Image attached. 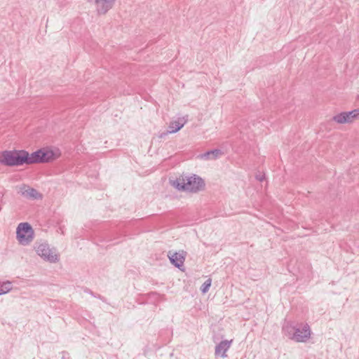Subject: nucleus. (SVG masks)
I'll use <instances>...</instances> for the list:
<instances>
[{"mask_svg": "<svg viewBox=\"0 0 359 359\" xmlns=\"http://www.w3.org/2000/svg\"><path fill=\"white\" fill-rule=\"evenodd\" d=\"M211 283H212V280L210 278H208L203 283V285H201V287L200 288L201 292L203 294H205L209 290V289L211 286Z\"/></svg>", "mask_w": 359, "mask_h": 359, "instance_id": "nucleus-13", "label": "nucleus"}, {"mask_svg": "<svg viewBox=\"0 0 359 359\" xmlns=\"http://www.w3.org/2000/svg\"><path fill=\"white\" fill-rule=\"evenodd\" d=\"M169 134H171V132L170 130H166L165 132H163L158 135V138L160 139H164Z\"/></svg>", "mask_w": 359, "mask_h": 359, "instance_id": "nucleus-17", "label": "nucleus"}, {"mask_svg": "<svg viewBox=\"0 0 359 359\" xmlns=\"http://www.w3.org/2000/svg\"><path fill=\"white\" fill-rule=\"evenodd\" d=\"M171 185L177 190L189 193H198L205 187L204 180L200 176L192 174H182L174 180H170Z\"/></svg>", "mask_w": 359, "mask_h": 359, "instance_id": "nucleus-1", "label": "nucleus"}, {"mask_svg": "<svg viewBox=\"0 0 359 359\" xmlns=\"http://www.w3.org/2000/svg\"><path fill=\"white\" fill-rule=\"evenodd\" d=\"M61 156V152L59 149L55 150L51 149L50 147H43L36 151L29 154L30 163H46L52 162Z\"/></svg>", "mask_w": 359, "mask_h": 359, "instance_id": "nucleus-3", "label": "nucleus"}, {"mask_svg": "<svg viewBox=\"0 0 359 359\" xmlns=\"http://www.w3.org/2000/svg\"><path fill=\"white\" fill-rule=\"evenodd\" d=\"M233 340H223L220 341L216 346L215 353L216 355H220L222 358L227 357L226 351L230 348Z\"/></svg>", "mask_w": 359, "mask_h": 359, "instance_id": "nucleus-8", "label": "nucleus"}, {"mask_svg": "<svg viewBox=\"0 0 359 359\" xmlns=\"http://www.w3.org/2000/svg\"><path fill=\"white\" fill-rule=\"evenodd\" d=\"M302 327L301 326L296 325L295 330H294V334H303V332H302Z\"/></svg>", "mask_w": 359, "mask_h": 359, "instance_id": "nucleus-18", "label": "nucleus"}, {"mask_svg": "<svg viewBox=\"0 0 359 359\" xmlns=\"http://www.w3.org/2000/svg\"><path fill=\"white\" fill-rule=\"evenodd\" d=\"M213 152L214 151H211V150L207 151L206 152H205L204 154H203L201 155V157L207 158V159H209V158L212 159L211 153H213Z\"/></svg>", "mask_w": 359, "mask_h": 359, "instance_id": "nucleus-16", "label": "nucleus"}, {"mask_svg": "<svg viewBox=\"0 0 359 359\" xmlns=\"http://www.w3.org/2000/svg\"><path fill=\"white\" fill-rule=\"evenodd\" d=\"M185 124V121L180 122V121H175L170 122L168 126V130L171 132V133L178 132Z\"/></svg>", "mask_w": 359, "mask_h": 359, "instance_id": "nucleus-11", "label": "nucleus"}, {"mask_svg": "<svg viewBox=\"0 0 359 359\" xmlns=\"http://www.w3.org/2000/svg\"><path fill=\"white\" fill-rule=\"evenodd\" d=\"M0 163L8 167L31 165L29 153L24 149L5 150L0 152Z\"/></svg>", "mask_w": 359, "mask_h": 359, "instance_id": "nucleus-2", "label": "nucleus"}, {"mask_svg": "<svg viewBox=\"0 0 359 359\" xmlns=\"http://www.w3.org/2000/svg\"><path fill=\"white\" fill-rule=\"evenodd\" d=\"M35 250L39 256L44 260L48 261L51 263H56L59 261L58 255L53 254L46 243H40L35 246Z\"/></svg>", "mask_w": 359, "mask_h": 359, "instance_id": "nucleus-6", "label": "nucleus"}, {"mask_svg": "<svg viewBox=\"0 0 359 359\" xmlns=\"http://www.w3.org/2000/svg\"><path fill=\"white\" fill-rule=\"evenodd\" d=\"M353 122L355 119L359 118V109H353L350 111H346Z\"/></svg>", "mask_w": 359, "mask_h": 359, "instance_id": "nucleus-14", "label": "nucleus"}, {"mask_svg": "<svg viewBox=\"0 0 359 359\" xmlns=\"http://www.w3.org/2000/svg\"><path fill=\"white\" fill-rule=\"evenodd\" d=\"M12 289V283L10 281L4 282L0 285V295L8 292Z\"/></svg>", "mask_w": 359, "mask_h": 359, "instance_id": "nucleus-12", "label": "nucleus"}, {"mask_svg": "<svg viewBox=\"0 0 359 359\" xmlns=\"http://www.w3.org/2000/svg\"><path fill=\"white\" fill-rule=\"evenodd\" d=\"M62 359H72L69 353L66 352V351H62Z\"/></svg>", "mask_w": 359, "mask_h": 359, "instance_id": "nucleus-19", "label": "nucleus"}, {"mask_svg": "<svg viewBox=\"0 0 359 359\" xmlns=\"http://www.w3.org/2000/svg\"><path fill=\"white\" fill-rule=\"evenodd\" d=\"M16 238L22 245H29L34 238V230L27 222H22L18 224L16 230Z\"/></svg>", "mask_w": 359, "mask_h": 359, "instance_id": "nucleus-5", "label": "nucleus"}, {"mask_svg": "<svg viewBox=\"0 0 359 359\" xmlns=\"http://www.w3.org/2000/svg\"><path fill=\"white\" fill-rule=\"evenodd\" d=\"M211 151H215L213 153H211L212 159H217L220 156L224 154V152L219 149H215L211 150Z\"/></svg>", "mask_w": 359, "mask_h": 359, "instance_id": "nucleus-15", "label": "nucleus"}, {"mask_svg": "<svg viewBox=\"0 0 359 359\" xmlns=\"http://www.w3.org/2000/svg\"><path fill=\"white\" fill-rule=\"evenodd\" d=\"M296 325L292 322H287L283 326V332L284 334L290 339L294 340L297 342H306L311 337V330L308 324H305L302 326V332L303 334H295Z\"/></svg>", "mask_w": 359, "mask_h": 359, "instance_id": "nucleus-4", "label": "nucleus"}, {"mask_svg": "<svg viewBox=\"0 0 359 359\" xmlns=\"http://www.w3.org/2000/svg\"><path fill=\"white\" fill-rule=\"evenodd\" d=\"M256 178L257 180L262 182L264 179V176H257Z\"/></svg>", "mask_w": 359, "mask_h": 359, "instance_id": "nucleus-20", "label": "nucleus"}, {"mask_svg": "<svg viewBox=\"0 0 359 359\" xmlns=\"http://www.w3.org/2000/svg\"><path fill=\"white\" fill-rule=\"evenodd\" d=\"M170 263L178 269H181L184 265L185 260L184 256L180 255L177 252L173 253L171 256H169Z\"/></svg>", "mask_w": 359, "mask_h": 359, "instance_id": "nucleus-9", "label": "nucleus"}, {"mask_svg": "<svg viewBox=\"0 0 359 359\" xmlns=\"http://www.w3.org/2000/svg\"><path fill=\"white\" fill-rule=\"evenodd\" d=\"M332 120L337 123L344 124L352 123L346 111H342L332 117Z\"/></svg>", "mask_w": 359, "mask_h": 359, "instance_id": "nucleus-10", "label": "nucleus"}, {"mask_svg": "<svg viewBox=\"0 0 359 359\" xmlns=\"http://www.w3.org/2000/svg\"><path fill=\"white\" fill-rule=\"evenodd\" d=\"M19 194L27 199L41 200L43 198V195L41 193L26 184H23L20 188Z\"/></svg>", "mask_w": 359, "mask_h": 359, "instance_id": "nucleus-7", "label": "nucleus"}]
</instances>
